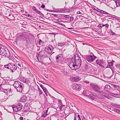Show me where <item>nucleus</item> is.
<instances>
[{"label": "nucleus", "instance_id": "1", "mask_svg": "<svg viewBox=\"0 0 120 120\" xmlns=\"http://www.w3.org/2000/svg\"><path fill=\"white\" fill-rule=\"evenodd\" d=\"M81 64V61L80 58L77 54H75L72 57L70 60V62L68 63V65L70 68H75V69H78L80 67Z\"/></svg>", "mask_w": 120, "mask_h": 120}, {"label": "nucleus", "instance_id": "2", "mask_svg": "<svg viewBox=\"0 0 120 120\" xmlns=\"http://www.w3.org/2000/svg\"><path fill=\"white\" fill-rule=\"evenodd\" d=\"M3 47L2 45H0V53L2 54L3 56H5L10 59L11 55L10 52L8 50L3 49Z\"/></svg>", "mask_w": 120, "mask_h": 120}, {"label": "nucleus", "instance_id": "3", "mask_svg": "<svg viewBox=\"0 0 120 120\" xmlns=\"http://www.w3.org/2000/svg\"><path fill=\"white\" fill-rule=\"evenodd\" d=\"M36 56L39 62L42 63L44 58L48 57L47 55L45 54V53L42 51L40 52L39 53H37Z\"/></svg>", "mask_w": 120, "mask_h": 120}, {"label": "nucleus", "instance_id": "4", "mask_svg": "<svg viewBox=\"0 0 120 120\" xmlns=\"http://www.w3.org/2000/svg\"><path fill=\"white\" fill-rule=\"evenodd\" d=\"M22 106L21 103H19L16 105L13 106L12 108L13 111L15 112H19L21 111L22 109Z\"/></svg>", "mask_w": 120, "mask_h": 120}, {"label": "nucleus", "instance_id": "5", "mask_svg": "<svg viewBox=\"0 0 120 120\" xmlns=\"http://www.w3.org/2000/svg\"><path fill=\"white\" fill-rule=\"evenodd\" d=\"M90 54V55H87L86 58V60L90 63L93 62L96 58V56L93 53H91Z\"/></svg>", "mask_w": 120, "mask_h": 120}, {"label": "nucleus", "instance_id": "6", "mask_svg": "<svg viewBox=\"0 0 120 120\" xmlns=\"http://www.w3.org/2000/svg\"><path fill=\"white\" fill-rule=\"evenodd\" d=\"M91 86L93 89V90L95 92L99 93L100 91V87L97 85H95L94 84L91 83L90 84Z\"/></svg>", "mask_w": 120, "mask_h": 120}, {"label": "nucleus", "instance_id": "7", "mask_svg": "<svg viewBox=\"0 0 120 120\" xmlns=\"http://www.w3.org/2000/svg\"><path fill=\"white\" fill-rule=\"evenodd\" d=\"M54 49V48L52 46L50 45L49 46L48 48L45 49V52L48 54L50 55Z\"/></svg>", "mask_w": 120, "mask_h": 120}, {"label": "nucleus", "instance_id": "8", "mask_svg": "<svg viewBox=\"0 0 120 120\" xmlns=\"http://www.w3.org/2000/svg\"><path fill=\"white\" fill-rule=\"evenodd\" d=\"M17 65L16 64H13L10 63V71L12 72H14L17 69Z\"/></svg>", "mask_w": 120, "mask_h": 120}, {"label": "nucleus", "instance_id": "9", "mask_svg": "<svg viewBox=\"0 0 120 120\" xmlns=\"http://www.w3.org/2000/svg\"><path fill=\"white\" fill-rule=\"evenodd\" d=\"M96 63L99 66L104 68V66H103V64H104L105 63V62L103 59L97 60L96 61Z\"/></svg>", "mask_w": 120, "mask_h": 120}, {"label": "nucleus", "instance_id": "10", "mask_svg": "<svg viewBox=\"0 0 120 120\" xmlns=\"http://www.w3.org/2000/svg\"><path fill=\"white\" fill-rule=\"evenodd\" d=\"M24 86L23 84H22L16 89V90L18 92H19L22 93H24V91H23Z\"/></svg>", "mask_w": 120, "mask_h": 120}, {"label": "nucleus", "instance_id": "11", "mask_svg": "<svg viewBox=\"0 0 120 120\" xmlns=\"http://www.w3.org/2000/svg\"><path fill=\"white\" fill-rule=\"evenodd\" d=\"M72 87L73 89L78 90L80 89L82 87V86L80 84H74L72 85Z\"/></svg>", "mask_w": 120, "mask_h": 120}, {"label": "nucleus", "instance_id": "12", "mask_svg": "<svg viewBox=\"0 0 120 120\" xmlns=\"http://www.w3.org/2000/svg\"><path fill=\"white\" fill-rule=\"evenodd\" d=\"M95 95L96 96L94 95L93 94H90L89 96V97L90 98L93 99H95L96 98V96L99 97V98H103V97L102 96H99L98 97V95H96L95 94Z\"/></svg>", "mask_w": 120, "mask_h": 120}, {"label": "nucleus", "instance_id": "13", "mask_svg": "<svg viewBox=\"0 0 120 120\" xmlns=\"http://www.w3.org/2000/svg\"><path fill=\"white\" fill-rule=\"evenodd\" d=\"M81 79L80 77H79L78 76H76L75 77H72L71 80L73 82H77L79 81Z\"/></svg>", "mask_w": 120, "mask_h": 120}, {"label": "nucleus", "instance_id": "14", "mask_svg": "<svg viewBox=\"0 0 120 120\" xmlns=\"http://www.w3.org/2000/svg\"><path fill=\"white\" fill-rule=\"evenodd\" d=\"M20 80H21L22 82L25 83L27 84H29V83H30V81L28 80V79H25L23 77H22L20 78Z\"/></svg>", "mask_w": 120, "mask_h": 120}, {"label": "nucleus", "instance_id": "15", "mask_svg": "<svg viewBox=\"0 0 120 120\" xmlns=\"http://www.w3.org/2000/svg\"><path fill=\"white\" fill-rule=\"evenodd\" d=\"M22 84L19 81H15L13 84V86L16 89L20 85H21Z\"/></svg>", "mask_w": 120, "mask_h": 120}, {"label": "nucleus", "instance_id": "16", "mask_svg": "<svg viewBox=\"0 0 120 120\" xmlns=\"http://www.w3.org/2000/svg\"><path fill=\"white\" fill-rule=\"evenodd\" d=\"M99 93L108 98H109V94L104 92L100 91Z\"/></svg>", "mask_w": 120, "mask_h": 120}, {"label": "nucleus", "instance_id": "17", "mask_svg": "<svg viewBox=\"0 0 120 120\" xmlns=\"http://www.w3.org/2000/svg\"><path fill=\"white\" fill-rule=\"evenodd\" d=\"M114 62V60H112V62H108V64L107 65V66L106 67V68H110L112 70V68H113V62Z\"/></svg>", "mask_w": 120, "mask_h": 120}, {"label": "nucleus", "instance_id": "18", "mask_svg": "<svg viewBox=\"0 0 120 120\" xmlns=\"http://www.w3.org/2000/svg\"><path fill=\"white\" fill-rule=\"evenodd\" d=\"M27 100V98L26 96H23L21 98V102H26Z\"/></svg>", "mask_w": 120, "mask_h": 120}, {"label": "nucleus", "instance_id": "19", "mask_svg": "<svg viewBox=\"0 0 120 120\" xmlns=\"http://www.w3.org/2000/svg\"><path fill=\"white\" fill-rule=\"evenodd\" d=\"M63 10L64 9H59L54 11L53 12L56 13L63 12Z\"/></svg>", "mask_w": 120, "mask_h": 120}, {"label": "nucleus", "instance_id": "20", "mask_svg": "<svg viewBox=\"0 0 120 120\" xmlns=\"http://www.w3.org/2000/svg\"><path fill=\"white\" fill-rule=\"evenodd\" d=\"M111 105L112 106L115 108H118L120 109V105H117L115 104L112 103V104Z\"/></svg>", "mask_w": 120, "mask_h": 120}, {"label": "nucleus", "instance_id": "21", "mask_svg": "<svg viewBox=\"0 0 120 120\" xmlns=\"http://www.w3.org/2000/svg\"><path fill=\"white\" fill-rule=\"evenodd\" d=\"M30 37L29 36L27 37L26 38V41L27 44H29L30 43Z\"/></svg>", "mask_w": 120, "mask_h": 120}, {"label": "nucleus", "instance_id": "22", "mask_svg": "<svg viewBox=\"0 0 120 120\" xmlns=\"http://www.w3.org/2000/svg\"><path fill=\"white\" fill-rule=\"evenodd\" d=\"M110 86L109 85H107L105 86L104 89L105 90L107 91L108 90L110 89Z\"/></svg>", "mask_w": 120, "mask_h": 120}, {"label": "nucleus", "instance_id": "23", "mask_svg": "<svg viewBox=\"0 0 120 120\" xmlns=\"http://www.w3.org/2000/svg\"><path fill=\"white\" fill-rule=\"evenodd\" d=\"M56 59L57 62L60 61L61 60V57L60 56V55H58L56 57Z\"/></svg>", "mask_w": 120, "mask_h": 120}, {"label": "nucleus", "instance_id": "24", "mask_svg": "<svg viewBox=\"0 0 120 120\" xmlns=\"http://www.w3.org/2000/svg\"><path fill=\"white\" fill-rule=\"evenodd\" d=\"M43 90L45 93L46 95L47 96L48 95V94L49 93L46 88L45 87L44 88H43Z\"/></svg>", "mask_w": 120, "mask_h": 120}, {"label": "nucleus", "instance_id": "25", "mask_svg": "<svg viewBox=\"0 0 120 120\" xmlns=\"http://www.w3.org/2000/svg\"><path fill=\"white\" fill-rule=\"evenodd\" d=\"M10 63H9L7 65H4V67L5 68H6L8 69H10Z\"/></svg>", "mask_w": 120, "mask_h": 120}, {"label": "nucleus", "instance_id": "26", "mask_svg": "<svg viewBox=\"0 0 120 120\" xmlns=\"http://www.w3.org/2000/svg\"><path fill=\"white\" fill-rule=\"evenodd\" d=\"M116 5L117 7L120 6V0H117L115 2Z\"/></svg>", "mask_w": 120, "mask_h": 120}, {"label": "nucleus", "instance_id": "27", "mask_svg": "<svg viewBox=\"0 0 120 120\" xmlns=\"http://www.w3.org/2000/svg\"><path fill=\"white\" fill-rule=\"evenodd\" d=\"M8 89H2L1 90V91H2L5 93L6 94H7L8 93Z\"/></svg>", "mask_w": 120, "mask_h": 120}, {"label": "nucleus", "instance_id": "28", "mask_svg": "<svg viewBox=\"0 0 120 120\" xmlns=\"http://www.w3.org/2000/svg\"><path fill=\"white\" fill-rule=\"evenodd\" d=\"M70 18V20L68 21V22L71 23L74 20V18L72 16H71L69 18Z\"/></svg>", "mask_w": 120, "mask_h": 120}, {"label": "nucleus", "instance_id": "29", "mask_svg": "<svg viewBox=\"0 0 120 120\" xmlns=\"http://www.w3.org/2000/svg\"><path fill=\"white\" fill-rule=\"evenodd\" d=\"M30 43H33L34 42V37L32 38H30Z\"/></svg>", "mask_w": 120, "mask_h": 120}, {"label": "nucleus", "instance_id": "30", "mask_svg": "<svg viewBox=\"0 0 120 120\" xmlns=\"http://www.w3.org/2000/svg\"><path fill=\"white\" fill-rule=\"evenodd\" d=\"M72 7L74 10H77L79 9L78 7L76 5L74 6H73Z\"/></svg>", "mask_w": 120, "mask_h": 120}, {"label": "nucleus", "instance_id": "31", "mask_svg": "<svg viewBox=\"0 0 120 120\" xmlns=\"http://www.w3.org/2000/svg\"><path fill=\"white\" fill-rule=\"evenodd\" d=\"M63 9H64L63 11L66 12L68 13H69V9L65 8H64Z\"/></svg>", "mask_w": 120, "mask_h": 120}, {"label": "nucleus", "instance_id": "32", "mask_svg": "<svg viewBox=\"0 0 120 120\" xmlns=\"http://www.w3.org/2000/svg\"><path fill=\"white\" fill-rule=\"evenodd\" d=\"M74 120H76V118L77 117V116H78L77 114H78V113L76 112H74Z\"/></svg>", "mask_w": 120, "mask_h": 120}, {"label": "nucleus", "instance_id": "33", "mask_svg": "<svg viewBox=\"0 0 120 120\" xmlns=\"http://www.w3.org/2000/svg\"><path fill=\"white\" fill-rule=\"evenodd\" d=\"M87 91H86L84 90L83 92L82 93L85 96H88V94H87Z\"/></svg>", "mask_w": 120, "mask_h": 120}, {"label": "nucleus", "instance_id": "34", "mask_svg": "<svg viewBox=\"0 0 120 120\" xmlns=\"http://www.w3.org/2000/svg\"><path fill=\"white\" fill-rule=\"evenodd\" d=\"M114 111L115 112L117 113H119L120 112V110H119L116 109H114Z\"/></svg>", "mask_w": 120, "mask_h": 120}, {"label": "nucleus", "instance_id": "35", "mask_svg": "<svg viewBox=\"0 0 120 120\" xmlns=\"http://www.w3.org/2000/svg\"><path fill=\"white\" fill-rule=\"evenodd\" d=\"M48 114L46 113H45V112H44V113L42 114V115L41 116V117H45Z\"/></svg>", "mask_w": 120, "mask_h": 120}, {"label": "nucleus", "instance_id": "36", "mask_svg": "<svg viewBox=\"0 0 120 120\" xmlns=\"http://www.w3.org/2000/svg\"><path fill=\"white\" fill-rule=\"evenodd\" d=\"M55 23H56L59 24V25H60L62 26H65V25L64 24H62V23H59L57 22H55Z\"/></svg>", "mask_w": 120, "mask_h": 120}, {"label": "nucleus", "instance_id": "37", "mask_svg": "<svg viewBox=\"0 0 120 120\" xmlns=\"http://www.w3.org/2000/svg\"><path fill=\"white\" fill-rule=\"evenodd\" d=\"M4 69V66H3L0 64V70H3Z\"/></svg>", "mask_w": 120, "mask_h": 120}, {"label": "nucleus", "instance_id": "38", "mask_svg": "<svg viewBox=\"0 0 120 120\" xmlns=\"http://www.w3.org/2000/svg\"><path fill=\"white\" fill-rule=\"evenodd\" d=\"M69 13H70V12H72L73 11H74V10L72 8V7L71 8H69Z\"/></svg>", "mask_w": 120, "mask_h": 120}, {"label": "nucleus", "instance_id": "39", "mask_svg": "<svg viewBox=\"0 0 120 120\" xmlns=\"http://www.w3.org/2000/svg\"><path fill=\"white\" fill-rule=\"evenodd\" d=\"M114 96H116V97L119 98L120 96V94H115Z\"/></svg>", "mask_w": 120, "mask_h": 120}, {"label": "nucleus", "instance_id": "40", "mask_svg": "<svg viewBox=\"0 0 120 120\" xmlns=\"http://www.w3.org/2000/svg\"><path fill=\"white\" fill-rule=\"evenodd\" d=\"M36 12L37 13L41 15V13L40 11H39V10H36Z\"/></svg>", "mask_w": 120, "mask_h": 120}, {"label": "nucleus", "instance_id": "41", "mask_svg": "<svg viewBox=\"0 0 120 120\" xmlns=\"http://www.w3.org/2000/svg\"><path fill=\"white\" fill-rule=\"evenodd\" d=\"M117 86L116 85H115L114 84H112V86L115 89H116Z\"/></svg>", "mask_w": 120, "mask_h": 120}, {"label": "nucleus", "instance_id": "42", "mask_svg": "<svg viewBox=\"0 0 120 120\" xmlns=\"http://www.w3.org/2000/svg\"><path fill=\"white\" fill-rule=\"evenodd\" d=\"M116 68H117L118 69H120V64H116Z\"/></svg>", "mask_w": 120, "mask_h": 120}, {"label": "nucleus", "instance_id": "43", "mask_svg": "<svg viewBox=\"0 0 120 120\" xmlns=\"http://www.w3.org/2000/svg\"><path fill=\"white\" fill-rule=\"evenodd\" d=\"M101 13H103V14H109V13H107V12H106L105 11H102V12H101Z\"/></svg>", "mask_w": 120, "mask_h": 120}, {"label": "nucleus", "instance_id": "44", "mask_svg": "<svg viewBox=\"0 0 120 120\" xmlns=\"http://www.w3.org/2000/svg\"><path fill=\"white\" fill-rule=\"evenodd\" d=\"M64 17L68 19L70 17V16L68 15H64Z\"/></svg>", "mask_w": 120, "mask_h": 120}, {"label": "nucleus", "instance_id": "45", "mask_svg": "<svg viewBox=\"0 0 120 120\" xmlns=\"http://www.w3.org/2000/svg\"><path fill=\"white\" fill-rule=\"evenodd\" d=\"M32 9L33 10H34L35 11H36V10H37L36 9V7H35L33 6L32 8Z\"/></svg>", "mask_w": 120, "mask_h": 120}, {"label": "nucleus", "instance_id": "46", "mask_svg": "<svg viewBox=\"0 0 120 120\" xmlns=\"http://www.w3.org/2000/svg\"><path fill=\"white\" fill-rule=\"evenodd\" d=\"M56 21L58 22H60L62 21L61 19H56Z\"/></svg>", "mask_w": 120, "mask_h": 120}, {"label": "nucleus", "instance_id": "47", "mask_svg": "<svg viewBox=\"0 0 120 120\" xmlns=\"http://www.w3.org/2000/svg\"><path fill=\"white\" fill-rule=\"evenodd\" d=\"M61 46L62 47L65 44V42H63L61 43Z\"/></svg>", "mask_w": 120, "mask_h": 120}, {"label": "nucleus", "instance_id": "48", "mask_svg": "<svg viewBox=\"0 0 120 120\" xmlns=\"http://www.w3.org/2000/svg\"><path fill=\"white\" fill-rule=\"evenodd\" d=\"M43 93V92L41 90L40 91H39V95H40L41 94H42Z\"/></svg>", "mask_w": 120, "mask_h": 120}, {"label": "nucleus", "instance_id": "49", "mask_svg": "<svg viewBox=\"0 0 120 120\" xmlns=\"http://www.w3.org/2000/svg\"><path fill=\"white\" fill-rule=\"evenodd\" d=\"M98 9V10H97V11L98 12H100L101 13V12H102V11Z\"/></svg>", "mask_w": 120, "mask_h": 120}, {"label": "nucleus", "instance_id": "50", "mask_svg": "<svg viewBox=\"0 0 120 120\" xmlns=\"http://www.w3.org/2000/svg\"><path fill=\"white\" fill-rule=\"evenodd\" d=\"M3 56L2 55V54L0 53V60H1L2 58L3 57Z\"/></svg>", "mask_w": 120, "mask_h": 120}, {"label": "nucleus", "instance_id": "51", "mask_svg": "<svg viewBox=\"0 0 120 120\" xmlns=\"http://www.w3.org/2000/svg\"><path fill=\"white\" fill-rule=\"evenodd\" d=\"M98 27L100 28V29L102 27V26H101V24H99L98 25Z\"/></svg>", "mask_w": 120, "mask_h": 120}, {"label": "nucleus", "instance_id": "52", "mask_svg": "<svg viewBox=\"0 0 120 120\" xmlns=\"http://www.w3.org/2000/svg\"><path fill=\"white\" fill-rule=\"evenodd\" d=\"M116 89L117 90H120V87L117 86Z\"/></svg>", "mask_w": 120, "mask_h": 120}, {"label": "nucleus", "instance_id": "53", "mask_svg": "<svg viewBox=\"0 0 120 120\" xmlns=\"http://www.w3.org/2000/svg\"><path fill=\"white\" fill-rule=\"evenodd\" d=\"M41 7L43 8H44L45 7V6L44 4H42L41 6Z\"/></svg>", "mask_w": 120, "mask_h": 120}, {"label": "nucleus", "instance_id": "54", "mask_svg": "<svg viewBox=\"0 0 120 120\" xmlns=\"http://www.w3.org/2000/svg\"><path fill=\"white\" fill-rule=\"evenodd\" d=\"M105 26L106 28H108L109 27V25L108 24H105Z\"/></svg>", "mask_w": 120, "mask_h": 120}, {"label": "nucleus", "instance_id": "55", "mask_svg": "<svg viewBox=\"0 0 120 120\" xmlns=\"http://www.w3.org/2000/svg\"><path fill=\"white\" fill-rule=\"evenodd\" d=\"M40 86L43 89V88H44L45 87H44L43 85L41 84L40 85Z\"/></svg>", "mask_w": 120, "mask_h": 120}, {"label": "nucleus", "instance_id": "56", "mask_svg": "<svg viewBox=\"0 0 120 120\" xmlns=\"http://www.w3.org/2000/svg\"><path fill=\"white\" fill-rule=\"evenodd\" d=\"M19 119L20 120H25V119H23V118L22 117H20V118Z\"/></svg>", "mask_w": 120, "mask_h": 120}, {"label": "nucleus", "instance_id": "57", "mask_svg": "<svg viewBox=\"0 0 120 120\" xmlns=\"http://www.w3.org/2000/svg\"><path fill=\"white\" fill-rule=\"evenodd\" d=\"M39 44L40 45H42L43 44V41H42V42H39Z\"/></svg>", "mask_w": 120, "mask_h": 120}, {"label": "nucleus", "instance_id": "58", "mask_svg": "<svg viewBox=\"0 0 120 120\" xmlns=\"http://www.w3.org/2000/svg\"><path fill=\"white\" fill-rule=\"evenodd\" d=\"M76 14H81L82 13L80 11H78L77 12Z\"/></svg>", "mask_w": 120, "mask_h": 120}, {"label": "nucleus", "instance_id": "59", "mask_svg": "<svg viewBox=\"0 0 120 120\" xmlns=\"http://www.w3.org/2000/svg\"><path fill=\"white\" fill-rule=\"evenodd\" d=\"M111 34L112 35H115L116 34H115L114 33L112 32H112H111Z\"/></svg>", "mask_w": 120, "mask_h": 120}, {"label": "nucleus", "instance_id": "60", "mask_svg": "<svg viewBox=\"0 0 120 120\" xmlns=\"http://www.w3.org/2000/svg\"><path fill=\"white\" fill-rule=\"evenodd\" d=\"M92 9L94 10L95 11H97V10H96L95 8L94 7H92Z\"/></svg>", "mask_w": 120, "mask_h": 120}, {"label": "nucleus", "instance_id": "61", "mask_svg": "<svg viewBox=\"0 0 120 120\" xmlns=\"http://www.w3.org/2000/svg\"><path fill=\"white\" fill-rule=\"evenodd\" d=\"M78 118L79 119L78 120H81V118H80V116H79V115H78Z\"/></svg>", "mask_w": 120, "mask_h": 120}, {"label": "nucleus", "instance_id": "62", "mask_svg": "<svg viewBox=\"0 0 120 120\" xmlns=\"http://www.w3.org/2000/svg\"><path fill=\"white\" fill-rule=\"evenodd\" d=\"M84 82L85 83H89V82L87 81H85Z\"/></svg>", "mask_w": 120, "mask_h": 120}, {"label": "nucleus", "instance_id": "63", "mask_svg": "<svg viewBox=\"0 0 120 120\" xmlns=\"http://www.w3.org/2000/svg\"><path fill=\"white\" fill-rule=\"evenodd\" d=\"M17 65L18 66H19L20 67H21V64L20 63L18 64Z\"/></svg>", "mask_w": 120, "mask_h": 120}, {"label": "nucleus", "instance_id": "64", "mask_svg": "<svg viewBox=\"0 0 120 120\" xmlns=\"http://www.w3.org/2000/svg\"><path fill=\"white\" fill-rule=\"evenodd\" d=\"M58 102L60 103H61V104L62 103V101H61V100H58Z\"/></svg>", "mask_w": 120, "mask_h": 120}]
</instances>
